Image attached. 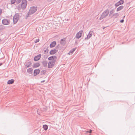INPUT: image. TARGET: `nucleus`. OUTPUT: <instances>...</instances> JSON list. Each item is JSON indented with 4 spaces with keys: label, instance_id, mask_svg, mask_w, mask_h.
Wrapping results in <instances>:
<instances>
[{
    "label": "nucleus",
    "instance_id": "1",
    "mask_svg": "<svg viewBox=\"0 0 135 135\" xmlns=\"http://www.w3.org/2000/svg\"><path fill=\"white\" fill-rule=\"evenodd\" d=\"M109 13V10L107 9L105 10L102 13L101 17L99 18L100 20H102L106 17Z\"/></svg>",
    "mask_w": 135,
    "mask_h": 135
},
{
    "label": "nucleus",
    "instance_id": "2",
    "mask_svg": "<svg viewBox=\"0 0 135 135\" xmlns=\"http://www.w3.org/2000/svg\"><path fill=\"white\" fill-rule=\"evenodd\" d=\"M37 7H31L28 13V15L32 14L35 13L37 11Z\"/></svg>",
    "mask_w": 135,
    "mask_h": 135
},
{
    "label": "nucleus",
    "instance_id": "3",
    "mask_svg": "<svg viewBox=\"0 0 135 135\" xmlns=\"http://www.w3.org/2000/svg\"><path fill=\"white\" fill-rule=\"evenodd\" d=\"M20 18V15L18 13H16L13 17V22L14 24H16Z\"/></svg>",
    "mask_w": 135,
    "mask_h": 135
},
{
    "label": "nucleus",
    "instance_id": "4",
    "mask_svg": "<svg viewBox=\"0 0 135 135\" xmlns=\"http://www.w3.org/2000/svg\"><path fill=\"white\" fill-rule=\"evenodd\" d=\"M27 1L26 0H22V4L21 5V8L23 9H24L26 8L27 6Z\"/></svg>",
    "mask_w": 135,
    "mask_h": 135
},
{
    "label": "nucleus",
    "instance_id": "5",
    "mask_svg": "<svg viewBox=\"0 0 135 135\" xmlns=\"http://www.w3.org/2000/svg\"><path fill=\"white\" fill-rule=\"evenodd\" d=\"M55 60L49 61L48 63V68H52L55 65Z\"/></svg>",
    "mask_w": 135,
    "mask_h": 135
},
{
    "label": "nucleus",
    "instance_id": "6",
    "mask_svg": "<svg viewBox=\"0 0 135 135\" xmlns=\"http://www.w3.org/2000/svg\"><path fill=\"white\" fill-rule=\"evenodd\" d=\"M2 23L4 25H8L9 24L10 21L7 19L4 18L2 20Z\"/></svg>",
    "mask_w": 135,
    "mask_h": 135
},
{
    "label": "nucleus",
    "instance_id": "7",
    "mask_svg": "<svg viewBox=\"0 0 135 135\" xmlns=\"http://www.w3.org/2000/svg\"><path fill=\"white\" fill-rule=\"evenodd\" d=\"M83 32V31L82 30L80 31L79 32H78L76 35V38L77 39L80 38Z\"/></svg>",
    "mask_w": 135,
    "mask_h": 135
},
{
    "label": "nucleus",
    "instance_id": "8",
    "mask_svg": "<svg viewBox=\"0 0 135 135\" xmlns=\"http://www.w3.org/2000/svg\"><path fill=\"white\" fill-rule=\"evenodd\" d=\"M57 57L56 56H50L48 58V60L51 61H54L55 60L56 61V60L57 59Z\"/></svg>",
    "mask_w": 135,
    "mask_h": 135
},
{
    "label": "nucleus",
    "instance_id": "9",
    "mask_svg": "<svg viewBox=\"0 0 135 135\" xmlns=\"http://www.w3.org/2000/svg\"><path fill=\"white\" fill-rule=\"evenodd\" d=\"M93 32L92 31H90L89 32L88 34L87 35V37H86L84 40H87L88 39H89L90 37L92 36Z\"/></svg>",
    "mask_w": 135,
    "mask_h": 135
},
{
    "label": "nucleus",
    "instance_id": "10",
    "mask_svg": "<svg viewBox=\"0 0 135 135\" xmlns=\"http://www.w3.org/2000/svg\"><path fill=\"white\" fill-rule=\"evenodd\" d=\"M41 54H39L37 56H35L34 58V60L36 61L39 60L41 58Z\"/></svg>",
    "mask_w": 135,
    "mask_h": 135
},
{
    "label": "nucleus",
    "instance_id": "11",
    "mask_svg": "<svg viewBox=\"0 0 135 135\" xmlns=\"http://www.w3.org/2000/svg\"><path fill=\"white\" fill-rule=\"evenodd\" d=\"M40 72V70L39 69L34 70L33 72V75L35 76L38 74Z\"/></svg>",
    "mask_w": 135,
    "mask_h": 135
},
{
    "label": "nucleus",
    "instance_id": "12",
    "mask_svg": "<svg viewBox=\"0 0 135 135\" xmlns=\"http://www.w3.org/2000/svg\"><path fill=\"white\" fill-rule=\"evenodd\" d=\"M58 50L56 49H54L51 50L50 52V54L51 55H54L55 54L57 51Z\"/></svg>",
    "mask_w": 135,
    "mask_h": 135
},
{
    "label": "nucleus",
    "instance_id": "13",
    "mask_svg": "<svg viewBox=\"0 0 135 135\" xmlns=\"http://www.w3.org/2000/svg\"><path fill=\"white\" fill-rule=\"evenodd\" d=\"M56 42L55 41H53L51 43L50 45V47L51 48L54 47L56 45Z\"/></svg>",
    "mask_w": 135,
    "mask_h": 135
},
{
    "label": "nucleus",
    "instance_id": "14",
    "mask_svg": "<svg viewBox=\"0 0 135 135\" xmlns=\"http://www.w3.org/2000/svg\"><path fill=\"white\" fill-rule=\"evenodd\" d=\"M65 38L64 39H61L60 41V43L62 45H64L66 44V41Z\"/></svg>",
    "mask_w": 135,
    "mask_h": 135
},
{
    "label": "nucleus",
    "instance_id": "15",
    "mask_svg": "<svg viewBox=\"0 0 135 135\" xmlns=\"http://www.w3.org/2000/svg\"><path fill=\"white\" fill-rule=\"evenodd\" d=\"M40 65V64L38 62H37L33 64L32 67L33 68H35L39 66Z\"/></svg>",
    "mask_w": 135,
    "mask_h": 135
},
{
    "label": "nucleus",
    "instance_id": "16",
    "mask_svg": "<svg viewBox=\"0 0 135 135\" xmlns=\"http://www.w3.org/2000/svg\"><path fill=\"white\" fill-rule=\"evenodd\" d=\"M42 65L44 67H47V62L46 60H44L42 62Z\"/></svg>",
    "mask_w": 135,
    "mask_h": 135
},
{
    "label": "nucleus",
    "instance_id": "17",
    "mask_svg": "<svg viewBox=\"0 0 135 135\" xmlns=\"http://www.w3.org/2000/svg\"><path fill=\"white\" fill-rule=\"evenodd\" d=\"M15 80L13 79H12L11 80H9L7 82L8 84H13Z\"/></svg>",
    "mask_w": 135,
    "mask_h": 135
},
{
    "label": "nucleus",
    "instance_id": "18",
    "mask_svg": "<svg viewBox=\"0 0 135 135\" xmlns=\"http://www.w3.org/2000/svg\"><path fill=\"white\" fill-rule=\"evenodd\" d=\"M31 63L30 61H29L25 64V66L26 68H29L31 66Z\"/></svg>",
    "mask_w": 135,
    "mask_h": 135
},
{
    "label": "nucleus",
    "instance_id": "19",
    "mask_svg": "<svg viewBox=\"0 0 135 135\" xmlns=\"http://www.w3.org/2000/svg\"><path fill=\"white\" fill-rule=\"evenodd\" d=\"M76 49V48H73L68 53V54L70 55V54H72Z\"/></svg>",
    "mask_w": 135,
    "mask_h": 135
},
{
    "label": "nucleus",
    "instance_id": "20",
    "mask_svg": "<svg viewBox=\"0 0 135 135\" xmlns=\"http://www.w3.org/2000/svg\"><path fill=\"white\" fill-rule=\"evenodd\" d=\"M33 69L31 68H29L27 70V72H28L29 74H31L32 73Z\"/></svg>",
    "mask_w": 135,
    "mask_h": 135
},
{
    "label": "nucleus",
    "instance_id": "21",
    "mask_svg": "<svg viewBox=\"0 0 135 135\" xmlns=\"http://www.w3.org/2000/svg\"><path fill=\"white\" fill-rule=\"evenodd\" d=\"M124 8V7L123 6H119V7L117 8V11H120L122 9H123Z\"/></svg>",
    "mask_w": 135,
    "mask_h": 135
},
{
    "label": "nucleus",
    "instance_id": "22",
    "mask_svg": "<svg viewBox=\"0 0 135 135\" xmlns=\"http://www.w3.org/2000/svg\"><path fill=\"white\" fill-rule=\"evenodd\" d=\"M119 14L117 13H114L113 14L112 17H114V18H117L119 16Z\"/></svg>",
    "mask_w": 135,
    "mask_h": 135
},
{
    "label": "nucleus",
    "instance_id": "23",
    "mask_svg": "<svg viewBox=\"0 0 135 135\" xmlns=\"http://www.w3.org/2000/svg\"><path fill=\"white\" fill-rule=\"evenodd\" d=\"M115 11L114 9H113L110 10L109 12V16H110L112 14H113Z\"/></svg>",
    "mask_w": 135,
    "mask_h": 135
},
{
    "label": "nucleus",
    "instance_id": "24",
    "mask_svg": "<svg viewBox=\"0 0 135 135\" xmlns=\"http://www.w3.org/2000/svg\"><path fill=\"white\" fill-rule=\"evenodd\" d=\"M46 72V70H43L40 72V74L41 75L45 74Z\"/></svg>",
    "mask_w": 135,
    "mask_h": 135
},
{
    "label": "nucleus",
    "instance_id": "25",
    "mask_svg": "<svg viewBox=\"0 0 135 135\" xmlns=\"http://www.w3.org/2000/svg\"><path fill=\"white\" fill-rule=\"evenodd\" d=\"M43 128L46 131L48 129V126L46 124L44 125L43 126Z\"/></svg>",
    "mask_w": 135,
    "mask_h": 135
},
{
    "label": "nucleus",
    "instance_id": "26",
    "mask_svg": "<svg viewBox=\"0 0 135 135\" xmlns=\"http://www.w3.org/2000/svg\"><path fill=\"white\" fill-rule=\"evenodd\" d=\"M121 5L119 2H118L115 4V7H118L120 5Z\"/></svg>",
    "mask_w": 135,
    "mask_h": 135
},
{
    "label": "nucleus",
    "instance_id": "27",
    "mask_svg": "<svg viewBox=\"0 0 135 135\" xmlns=\"http://www.w3.org/2000/svg\"><path fill=\"white\" fill-rule=\"evenodd\" d=\"M118 2L120 3V4H123L124 1L123 0H120Z\"/></svg>",
    "mask_w": 135,
    "mask_h": 135
},
{
    "label": "nucleus",
    "instance_id": "28",
    "mask_svg": "<svg viewBox=\"0 0 135 135\" xmlns=\"http://www.w3.org/2000/svg\"><path fill=\"white\" fill-rule=\"evenodd\" d=\"M16 0H11V4H13L15 3V2H16Z\"/></svg>",
    "mask_w": 135,
    "mask_h": 135
},
{
    "label": "nucleus",
    "instance_id": "29",
    "mask_svg": "<svg viewBox=\"0 0 135 135\" xmlns=\"http://www.w3.org/2000/svg\"><path fill=\"white\" fill-rule=\"evenodd\" d=\"M22 0H16V3L18 4L20 3Z\"/></svg>",
    "mask_w": 135,
    "mask_h": 135
},
{
    "label": "nucleus",
    "instance_id": "30",
    "mask_svg": "<svg viewBox=\"0 0 135 135\" xmlns=\"http://www.w3.org/2000/svg\"><path fill=\"white\" fill-rule=\"evenodd\" d=\"M4 28V26L2 25H0V29H3Z\"/></svg>",
    "mask_w": 135,
    "mask_h": 135
},
{
    "label": "nucleus",
    "instance_id": "31",
    "mask_svg": "<svg viewBox=\"0 0 135 135\" xmlns=\"http://www.w3.org/2000/svg\"><path fill=\"white\" fill-rule=\"evenodd\" d=\"M39 41V39H36L35 41H34L35 43H37V42H38Z\"/></svg>",
    "mask_w": 135,
    "mask_h": 135
},
{
    "label": "nucleus",
    "instance_id": "32",
    "mask_svg": "<svg viewBox=\"0 0 135 135\" xmlns=\"http://www.w3.org/2000/svg\"><path fill=\"white\" fill-rule=\"evenodd\" d=\"M124 21V20L123 19H122L120 21V22L121 23H122Z\"/></svg>",
    "mask_w": 135,
    "mask_h": 135
},
{
    "label": "nucleus",
    "instance_id": "33",
    "mask_svg": "<svg viewBox=\"0 0 135 135\" xmlns=\"http://www.w3.org/2000/svg\"><path fill=\"white\" fill-rule=\"evenodd\" d=\"M2 11L1 9H0V16L2 13Z\"/></svg>",
    "mask_w": 135,
    "mask_h": 135
},
{
    "label": "nucleus",
    "instance_id": "34",
    "mask_svg": "<svg viewBox=\"0 0 135 135\" xmlns=\"http://www.w3.org/2000/svg\"><path fill=\"white\" fill-rule=\"evenodd\" d=\"M92 130L91 129H90L89 131L88 132L89 133H91L92 132Z\"/></svg>",
    "mask_w": 135,
    "mask_h": 135
},
{
    "label": "nucleus",
    "instance_id": "35",
    "mask_svg": "<svg viewBox=\"0 0 135 135\" xmlns=\"http://www.w3.org/2000/svg\"><path fill=\"white\" fill-rule=\"evenodd\" d=\"M45 81V80H42V81H41V83H43Z\"/></svg>",
    "mask_w": 135,
    "mask_h": 135
},
{
    "label": "nucleus",
    "instance_id": "36",
    "mask_svg": "<svg viewBox=\"0 0 135 135\" xmlns=\"http://www.w3.org/2000/svg\"><path fill=\"white\" fill-rule=\"evenodd\" d=\"M3 64L2 63H0V66L2 65Z\"/></svg>",
    "mask_w": 135,
    "mask_h": 135
},
{
    "label": "nucleus",
    "instance_id": "37",
    "mask_svg": "<svg viewBox=\"0 0 135 135\" xmlns=\"http://www.w3.org/2000/svg\"><path fill=\"white\" fill-rule=\"evenodd\" d=\"M125 17V16H123V19H124Z\"/></svg>",
    "mask_w": 135,
    "mask_h": 135
},
{
    "label": "nucleus",
    "instance_id": "38",
    "mask_svg": "<svg viewBox=\"0 0 135 135\" xmlns=\"http://www.w3.org/2000/svg\"><path fill=\"white\" fill-rule=\"evenodd\" d=\"M28 0L29 1H33V0Z\"/></svg>",
    "mask_w": 135,
    "mask_h": 135
},
{
    "label": "nucleus",
    "instance_id": "39",
    "mask_svg": "<svg viewBox=\"0 0 135 135\" xmlns=\"http://www.w3.org/2000/svg\"><path fill=\"white\" fill-rule=\"evenodd\" d=\"M105 28V27L103 28V29H104Z\"/></svg>",
    "mask_w": 135,
    "mask_h": 135
}]
</instances>
